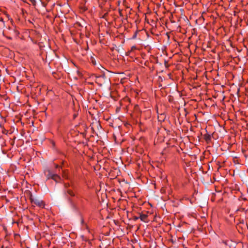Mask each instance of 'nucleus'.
<instances>
[{"mask_svg": "<svg viewBox=\"0 0 248 248\" xmlns=\"http://www.w3.org/2000/svg\"><path fill=\"white\" fill-rule=\"evenodd\" d=\"M66 193L70 196L73 197L75 196V194L72 190L70 189H67L66 190Z\"/></svg>", "mask_w": 248, "mask_h": 248, "instance_id": "nucleus-5", "label": "nucleus"}, {"mask_svg": "<svg viewBox=\"0 0 248 248\" xmlns=\"http://www.w3.org/2000/svg\"><path fill=\"white\" fill-rule=\"evenodd\" d=\"M139 218L140 219V220L142 221H143L144 222H148V215H146V214H140V217H139Z\"/></svg>", "mask_w": 248, "mask_h": 248, "instance_id": "nucleus-3", "label": "nucleus"}, {"mask_svg": "<svg viewBox=\"0 0 248 248\" xmlns=\"http://www.w3.org/2000/svg\"><path fill=\"white\" fill-rule=\"evenodd\" d=\"M31 202L32 203L39 207L44 208L45 207V203L42 200L36 199H32Z\"/></svg>", "mask_w": 248, "mask_h": 248, "instance_id": "nucleus-2", "label": "nucleus"}, {"mask_svg": "<svg viewBox=\"0 0 248 248\" xmlns=\"http://www.w3.org/2000/svg\"><path fill=\"white\" fill-rule=\"evenodd\" d=\"M139 218H140L139 217H135V219L137 220Z\"/></svg>", "mask_w": 248, "mask_h": 248, "instance_id": "nucleus-7", "label": "nucleus"}, {"mask_svg": "<svg viewBox=\"0 0 248 248\" xmlns=\"http://www.w3.org/2000/svg\"><path fill=\"white\" fill-rule=\"evenodd\" d=\"M44 173L46 176L47 179H52L56 182H58L61 179L60 176L56 174H54L49 170H46L44 171Z\"/></svg>", "mask_w": 248, "mask_h": 248, "instance_id": "nucleus-1", "label": "nucleus"}, {"mask_svg": "<svg viewBox=\"0 0 248 248\" xmlns=\"http://www.w3.org/2000/svg\"><path fill=\"white\" fill-rule=\"evenodd\" d=\"M6 16H7V17L8 18V19H10L9 15H6Z\"/></svg>", "mask_w": 248, "mask_h": 248, "instance_id": "nucleus-9", "label": "nucleus"}, {"mask_svg": "<svg viewBox=\"0 0 248 248\" xmlns=\"http://www.w3.org/2000/svg\"><path fill=\"white\" fill-rule=\"evenodd\" d=\"M204 139L207 142H209L211 140V136L209 134H206L204 135Z\"/></svg>", "mask_w": 248, "mask_h": 248, "instance_id": "nucleus-4", "label": "nucleus"}, {"mask_svg": "<svg viewBox=\"0 0 248 248\" xmlns=\"http://www.w3.org/2000/svg\"><path fill=\"white\" fill-rule=\"evenodd\" d=\"M68 186V185H67V184H65V187H67Z\"/></svg>", "mask_w": 248, "mask_h": 248, "instance_id": "nucleus-8", "label": "nucleus"}, {"mask_svg": "<svg viewBox=\"0 0 248 248\" xmlns=\"http://www.w3.org/2000/svg\"><path fill=\"white\" fill-rule=\"evenodd\" d=\"M31 2H32V3H33L35 0H29Z\"/></svg>", "mask_w": 248, "mask_h": 248, "instance_id": "nucleus-6", "label": "nucleus"}, {"mask_svg": "<svg viewBox=\"0 0 248 248\" xmlns=\"http://www.w3.org/2000/svg\"><path fill=\"white\" fill-rule=\"evenodd\" d=\"M58 167H59V166H58V165H56V168H58Z\"/></svg>", "mask_w": 248, "mask_h": 248, "instance_id": "nucleus-10", "label": "nucleus"}]
</instances>
